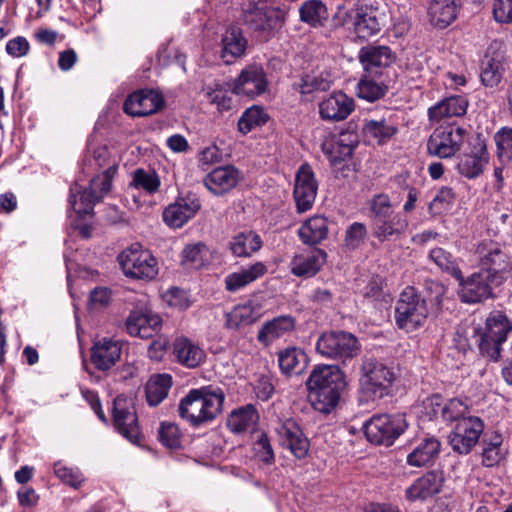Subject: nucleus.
Masks as SVG:
<instances>
[{
  "instance_id": "1",
  "label": "nucleus",
  "mask_w": 512,
  "mask_h": 512,
  "mask_svg": "<svg viewBox=\"0 0 512 512\" xmlns=\"http://www.w3.org/2000/svg\"><path fill=\"white\" fill-rule=\"evenodd\" d=\"M345 386V376L337 366L314 368L307 381L313 408L323 414L331 413L339 404Z\"/></svg>"
},
{
  "instance_id": "2",
  "label": "nucleus",
  "mask_w": 512,
  "mask_h": 512,
  "mask_svg": "<svg viewBox=\"0 0 512 512\" xmlns=\"http://www.w3.org/2000/svg\"><path fill=\"white\" fill-rule=\"evenodd\" d=\"M371 233L379 242L400 240L409 228V220L395 212L388 194L378 193L368 201Z\"/></svg>"
},
{
  "instance_id": "3",
  "label": "nucleus",
  "mask_w": 512,
  "mask_h": 512,
  "mask_svg": "<svg viewBox=\"0 0 512 512\" xmlns=\"http://www.w3.org/2000/svg\"><path fill=\"white\" fill-rule=\"evenodd\" d=\"M225 400L223 391L212 386H203L191 389L181 399L178 406L179 416L189 422L192 426L198 427L204 423L211 422L221 412Z\"/></svg>"
},
{
  "instance_id": "4",
  "label": "nucleus",
  "mask_w": 512,
  "mask_h": 512,
  "mask_svg": "<svg viewBox=\"0 0 512 512\" xmlns=\"http://www.w3.org/2000/svg\"><path fill=\"white\" fill-rule=\"evenodd\" d=\"M395 379L391 368L373 357H365L360 367V400L376 401L389 395Z\"/></svg>"
},
{
  "instance_id": "5",
  "label": "nucleus",
  "mask_w": 512,
  "mask_h": 512,
  "mask_svg": "<svg viewBox=\"0 0 512 512\" xmlns=\"http://www.w3.org/2000/svg\"><path fill=\"white\" fill-rule=\"evenodd\" d=\"M115 166H109L101 175L94 176L88 189L81 190L78 184L70 188L69 204L78 216L91 214L96 202L109 192L116 173Z\"/></svg>"
},
{
  "instance_id": "6",
  "label": "nucleus",
  "mask_w": 512,
  "mask_h": 512,
  "mask_svg": "<svg viewBox=\"0 0 512 512\" xmlns=\"http://www.w3.org/2000/svg\"><path fill=\"white\" fill-rule=\"evenodd\" d=\"M512 331V319L502 311H492L485 323V330L479 334L478 346L483 356L492 361H498L501 345L507 340Z\"/></svg>"
},
{
  "instance_id": "7",
  "label": "nucleus",
  "mask_w": 512,
  "mask_h": 512,
  "mask_svg": "<svg viewBox=\"0 0 512 512\" xmlns=\"http://www.w3.org/2000/svg\"><path fill=\"white\" fill-rule=\"evenodd\" d=\"M428 316L426 300L413 287L400 294L395 308V321L400 329L412 332L424 325Z\"/></svg>"
},
{
  "instance_id": "8",
  "label": "nucleus",
  "mask_w": 512,
  "mask_h": 512,
  "mask_svg": "<svg viewBox=\"0 0 512 512\" xmlns=\"http://www.w3.org/2000/svg\"><path fill=\"white\" fill-rule=\"evenodd\" d=\"M360 350L358 339L346 331L322 333L316 342V351L324 358L346 363L357 356Z\"/></svg>"
},
{
  "instance_id": "9",
  "label": "nucleus",
  "mask_w": 512,
  "mask_h": 512,
  "mask_svg": "<svg viewBox=\"0 0 512 512\" xmlns=\"http://www.w3.org/2000/svg\"><path fill=\"white\" fill-rule=\"evenodd\" d=\"M117 261L125 276L139 280H152L158 275V262L138 243L123 250Z\"/></svg>"
},
{
  "instance_id": "10",
  "label": "nucleus",
  "mask_w": 512,
  "mask_h": 512,
  "mask_svg": "<svg viewBox=\"0 0 512 512\" xmlns=\"http://www.w3.org/2000/svg\"><path fill=\"white\" fill-rule=\"evenodd\" d=\"M404 414L374 415L364 423L367 439L377 445L390 446L407 428Z\"/></svg>"
},
{
  "instance_id": "11",
  "label": "nucleus",
  "mask_w": 512,
  "mask_h": 512,
  "mask_svg": "<svg viewBox=\"0 0 512 512\" xmlns=\"http://www.w3.org/2000/svg\"><path fill=\"white\" fill-rule=\"evenodd\" d=\"M467 136V129L457 124L439 127L427 141L428 154L441 159L452 158L461 150Z\"/></svg>"
},
{
  "instance_id": "12",
  "label": "nucleus",
  "mask_w": 512,
  "mask_h": 512,
  "mask_svg": "<svg viewBox=\"0 0 512 512\" xmlns=\"http://www.w3.org/2000/svg\"><path fill=\"white\" fill-rule=\"evenodd\" d=\"M285 15V11L279 7L260 6L258 0H246L242 3L241 19L256 32L276 29L284 21Z\"/></svg>"
},
{
  "instance_id": "13",
  "label": "nucleus",
  "mask_w": 512,
  "mask_h": 512,
  "mask_svg": "<svg viewBox=\"0 0 512 512\" xmlns=\"http://www.w3.org/2000/svg\"><path fill=\"white\" fill-rule=\"evenodd\" d=\"M497 277L494 272L478 271L467 278L456 279L459 283V297L462 302L475 304L483 302L493 295L492 284Z\"/></svg>"
},
{
  "instance_id": "14",
  "label": "nucleus",
  "mask_w": 512,
  "mask_h": 512,
  "mask_svg": "<svg viewBox=\"0 0 512 512\" xmlns=\"http://www.w3.org/2000/svg\"><path fill=\"white\" fill-rule=\"evenodd\" d=\"M483 431L484 423L479 417L469 416L467 419H461L448 436L449 444L453 451L462 455L468 454Z\"/></svg>"
},
{
  "instance_id": "15",
  "label": "nucleus",
  "mask_w": 512,
  "mask_h": 512,
  "mask_svg": "<svg viewBox=\"0 0 512 512\" xmlns=\"http://www.w3.org/2000/svg\"><path fill=\"white\" fill-rule=\"evenodd\" d=\"M490 161L486 140L478 135L469 151L463 153L457 163V171L467 179H476L485 171Z\"/></svg>"
},
{
  "instance_id": "16",
  "label": "nucleus",
  "mask_w": 512,
  "mask_h": 512,
  "mask_svg": "<svg viewBox=\"0 0 512 512\" xmlns=\"http://www.w3.org/2000/svg\"><path fill=\"white\" fill-rule=\"evenodd\" d=\"M113 421L118 432L135 443L140 436L138 419L131 398L118 395L113 402Z\"/></svg>"
},
{
  "instance_id": "17",
  "label": "nucleus",
  "mask_w": 512,
  "mask_h": 512,
  "mask_svg": "<svg viewBox=\"0 0 512 512\" xmlns=\"http://www.w3.org/2000/svg\"><path fill=\"white\" fill-rule=\"evenodd\" d=\"M358 59L364 73L383 78L385 71L395 62L396 55L387 45L368 44L361 47Z\"/></svg>"
},
{
  "instance_id": "18",
  "label": "nucleus",
  "mask_w": 512,
  "mask_h": 512,
  "mask_svg": "<svg viewBox=\"0 0 512 512\" xmlns=\"http://www.w3.org/2000/svg\"><path fill=\"white\" fill-rule=\"evenodd\" d=\"M267 88L266 73L259 65H248L232 82V91L235 95L250 99L265 93Z\"/></svg>"
},
{
  "instance_id": "19",
  "label": "nucleus",
  "mask_w": 512,
  "mask_h": 512,
  "mask_svg": "<svg viewBox=\"0 0 512 512\" xmlns=\"http://www.w3.org/2000/svg\"><path fill=\"white\" fill-rule=\"evenodd\" d=\"M473 255L482 271L494 272L496 277L508 263V256L502 245L492 239H484L475 244Z\"/></svg>"
},
{
  "instance_id": "20",
  "label": "nucleus",
  "mask_w": 512,
  "mask_h": 512,
  "mask_svg": "<svg viewBox=\"0 0 512 512\" xmlns=\"http://www.w3.org/2000/svg\"><path fill=\"white\" fill-rule=\"evenodd\" d=\"M354 11L353 24L360 37L376 35L386 24V13L377 6L357 3Z\"/></svg>"
},
{
  "instance_id": "21",
  "label": "nucleus",
  "mask_w": 512,
  "mask_h": 512,
  "mask_svg": "<svg viewBox=\"0 0 512 512\" xmlns=\"http://www.w3.org/2000/svg\"><path fill=\"white\" fill-rule=\"evenodd\" d=\"M279 442L298 459L306 457L309 450V441L301 427L293 418L281 419L276 427Z\"/></svg>"
},
{
  "instance_id": "22",
  "label": "nucleus",
  "mask_w": 512,
  "mask_h": 512,
  "mask_svg": "<svg viewBox=\"0 0 512 512\" xmlns=\"http://www.w3.org/2000/svg\"><path fill=\"white\" fill-rule=\"evenodd\" d=\"M201 208L199 198L192 193L178 197L163 211V221L172 228H181L192 219Z\"/></svg>"
},
{
  "instance_id": "23",
  "label": "nucleus",
  "mask_w": 512,
  "mask_h": 512,
  "mask_svg": "<svg viewBox=\"0 0 512 512\" xmlns=\"http://www.w3.org/2000/svg\"><path fill=\"white\" fill-rule=\"evenodd\" d=\"M164 106L163 96L155 90L145 89L133 92L125 100L123 109L133 117L152 115Z\"/></svg>"
},
{
  "instance_id": "24",
  "label": "nucleus",
  "mask_w": 512,
  "mask_h": 512,
  "mask_svg": "<svg viewBox=\"0 0 512 512\" xmlns=\"http://www.w3.org/2000/svg\"><path fill=\"white\" fill-rule=\"evenodd\" d=\"M318 184L312 168L303 164L296 173L294 199L298 212L311 209L317 195Z\"/></svg>"
},
{
  "instance_id": "25",
  "label": "nucleus",
  "mask_w": 512,
  "mask_h": 512,
  "mask_svg": "<svg viewBox=\"0 0 512 512\" xmlns=\"http://www.w3.org/2000/svg\"><path fill=\"white\" fill-rule=\"evenodd\" d=\"M354 100L342 91H334L319 103L321 119L331 122L345 120L354 111Z\"/></svg>"
},
{
  "instance_id": "26",
  "label": "nucleus",
  "mask_w": 512,
  "mask_h": 512,
  "mask_svg": "<svg viewBox=\"0 0 512 512\" xmlns=\"http://www.w3.org/2000/svg\"><path fill=\"white\" fill-rule=\"evenodd\" d=\"M444 483V477L442 472L429 471L417 478L409 487L405 490V497L407 500L424 501L441 491Z\"/></svg>"
},
{
  "instance_id": "27",
  "label": "nucleus",
  "mask_w": 512,
  "mask_h": 512,
  "mask_svg": "<svg viewBox=\"0 0 512 512\" xmlns=\"http://www.w3.org/2000/svg\"><path fill=\"white\" fill-rule=\"evenodd\" d=\"M162 320L152 311L133 310L126 320V328L131 336L150 338L160 329Z\"/></svg>"
},
{
  "instance_id": "28",
  "label": "nucleus",
  "mask_w": 512,
  "mask_h": 512,
  "mask_svg": "<svg viewBox=\"0 0 512 512\" xmlns=\"http://www.w3.org/2000/svg\"><path fill=\"white\" fill-rule=\"evenodd\" d=\"M122 342L113 338H102L94 342L91 361L98 370H108L116 364L122 354Z\"/></svg>"
},
{
  "instance_id": "29",
  "label": "nucleus",
  "mask_w": 512,
  "mask_h": 512,
  "mask_svg": "<svg viewBox=\"0 0 512 512\" xmlns=\"http://www.w3.org/2000/svg\"><path fill=\"white\" fill-rule=\"evenodd\" d=\"M296 326V320L291 315H280L265 321L257 333V340L268 347L279 339L290 335Z\"/></svg>"
},
{
  "instance_id": "30",
  "label": "nucleus",
  "mask_w": 512,
  "mask_h": 512,
  "mask_svg": "<svg viewBox=\"0 0 512 512\" xmlns=\"http://www.w3.org/2000/svg\"><path fill=\"white\" fill-rule=\"evenodd\" d=\"M239 179L238 169L226 165L213 169L205 176L203 183L211 193L221 196L235 188Z\"/></svg>"
},
{
  "instance_id": "31",
  "label": "nucleus",
  "mask_w": 512,
  "mask_h": 512,
  "mask_svg": "<svg viewBox=\"0 0 512 512\" xmlns=\"http://www.w3.org/2000/svg\"><path fill=\"white\" fill-rule=\"evenodd\" d=\"M441 450V443L435 437H425L414 445L407 454L406 462L412 467H425L434 464Z\"/></svg>"
},
{
  "instance_id": "32",
  "label": "nucleus",
  "mask_w": 512,
  "mask_h": 512,
  "mask_svg": "<svg viewBox=\"0 0 512 512\" xmlns=\"http://www.w3.org/2000/svg\"><path fill=\"white\" fill-rule=\"evenodd\" d=\"M327 253L322 249L295 255L290 262V271L297 277H312L325 264Z\"/></svg>"
},
{
  "instance_id": "33",
  "label": "nucleus",
  "mask_w": 512,
  "mask_h": 512,
  "mask_svg": "<svg viewBox=\"0 0 512 512\" xmlns=\"http://www.w3.org/2000/svg\"><path fill=\"white\" fill-rule=\"evenodd\" d=\"M267 273V267L263 262H255L243 267L240 271L228 274L225 279V289L229 292H237L250 283L263 277Z\"/></svg>"
},
{
  "instance_id": "34",
  "label": "nucleus",
  "mask_w": 512,
  "mask_h": 512,
  "mask_svg": "<svg viewBox=\"0 0 512 512\" xmlns=\"http://www.w3.org/2000/svg\"><path fill=\"white\" fill-rule=\"evenodd\" d=\"M173 354L177 361L187 368H196L205 359L204 350L186 337L175 339Z\"/></svg>"
},
{
  "instance_id": "35",
  "label": "nucleus",
  "mask_w": 512,
  "mask_h": 512,
  "mask_svg": "<svg viewBox=\"0 0 512 512\" xmlns=\"http://www.w3.org/2000/svg\"><path fill=\"white\" fill-rule=\"evenodd\" d=\"M278 363L282 374L297 376L306 370L308 357L302 349L288 347L278 352Z\"/></svg>"
},
{
  "instance_id": "36",
  "label": "nucleus",
  "mask_w": 512,
  "mask_h": 512,
  "mask_svg": "<svg viewBox=\"0 0 512 512\" xmlns=\"http://www.w3.org/2000/svg\"><path fill=\"white\" fill-rule=\"evenodd\" d=\"M222 46L221 57L223 61L226 64H232L245 53L247 40L240 28L231 26L223 35Z\"/></svg>"
},
{
  "instance_id": "37",
  "label": "nucleus",
  "mask_w": 512,
  "mask_h": 512,
  "mask_svg": "<svg viewBox=\"0 0 512 512\" xmlns=\"http://www.w3.org/2000/svg\"><path fill=\"white\" fill-rule=\"evenodd\" d=\"M468 107V101L464 96L454 95L446 97L428 109V117L431 121L444 117L463 116Z\"/></svg>"
},
{
  "instance_id": "38",
  "label": "nucleus",
  "mask_w": 512,
  "mask_h": 512,
  "mask_svg": "<svg viewBox=\"0 0 512 512\" xmlns=\"http://www.w3.org/2000/svg\"><path fill=\"white\" fill-rule=\"evenodd\" d=\"M505 73V60L502 54H486L481 62L480 79L484 86H498Z\"/></svg>"
},
{
  "instance_id": "39",
  "label": "nucleus",
  "mask_w": 512,
  "mask_h": 512,
  "mask_svg": "<svg viewBox=\"0 0 512 512\" xmlns=\"http://www.w3.org/2000/svg\"><path fill=\"white\" fill-rule=\"evenodd\" d=\"M328 231V219L322 215H315L300 226L298 235L304 244L314 246L327 238Z\"/></svg>"
},
{
  "instance_id": "40",
  "label": "nucleus",
  "mask_w": 512,
  "mask_h": 512,
  "mask_svg": "<svg viewBox=\"0 0 512 512\" xmlns=\"http://www.w3.org/2000/svg\"><path fill=\"white\" fill-rule=\"evenodd\" d=\"M261 237L254 231H243L229 241V250L235 257H251L262 247Z\"/></svg>"
},
{
  "instance_id": "41",
  "label": "nucleus",
  "mask_w": 512,
  "mask_h": 512,
  "mask_svg": "<svg viewBox=\"0 0 512 512\" xmlns=\"http://www.w3.org/2000/svg\"><path fill=\"white\" fill-rule=\"evenodd\" d=\"M458 6L455 0H432L428 15L433 26L443 29L457 17Z\"/></svg>"
},
{
  "instance_id": "42",
  "label": "nucleus",
  "mask_w": 512,
  "mask_h": 512,
  "mask_svg": "<svg viewBox=\"0 0 512 512\" xmlns=\"http://www.w3.org/2000/svg\"><path fill=\"white\" fill-rule=\"evenodd\" d=\"M203 93L207 101L215 105L220 112L229 111L234 107L232 83L215 82L203 88Z\"/></svg>"
},
{
  "instance_id": "43",
  "label": "nucleus",
  "mask_w": 512,
  "mask_h": 512,
  "mask_svg": "<svg viewBox=\"0 0 512 512\" xmlns=\"http://www.w3.org/2000/svg\"><path fill=\"white\" fill-rule=\"evenodd\" d=\"M349 134H342L338 139L323 142L322 151L331 165L336 166L349 158L355 148L354 141H347Z\"/></svg>"
},
{
  "instance_id": "44",
  "label": "nucleus",
  "mask_w": 512,
  "mask_h": 512,
  "mask_svg": "<svg viewBox=\"0 0 512 512\" xmlns=\"http://www.w3.org/2000/svg\"><path fill=\"white\" fill-rule=\"evenodd\" d=\"M258 414L252 404L245 405L233 410L227 418V427L234 434H240L251 427L258 421Z\"/></svg>"
},
{
  "instance_id": "45",
  "label": "nucleus",
  "mask_w": 512,
  "mask_h": 512,
  "mask_svg": "<svg viewBox=\"0 0 512 512\" xmlns=\"http://www.w3.org/2000/svg\"><path fill=\"white\" fill-rule=\"evenodd\" d=\"M387 90L388 86L383 78H379L378 75L364 73L357 85L356 94L359 98L368 102H375L385 96Z\"/></svg>"
},
{
  "instance_id": "46",
  "label": "nucleus",
  "mask_w": 512,
  "mask_h": 512,
  "mask_svg": "<svg viewBox=\"0 0 512 512\" xmlns=\"http://www.w3.org/2000/svg\"><path fill=\"white\" fill-rule=\"evenodd\" d=\"M172 377L169 374H157L150 377L145 386L146 400L150 406L159 405L169 393Z\"/></svg>"
},
{
  "instance_id": "47",
  "label": "nucleus",
  "mask_w": 512,
  "mask_h": 512,
  "mask_svg": "<svg viewBox=\"0 0 512 512\" xmlns=\"http://www.w3.org/2000/svg\"><path fill=\"white\" fill-rule=\"evenodd\" d=\"M482 442V465L489 468L498 465L506 454V450L502 447V435L499 433H494L489 437L485 435Z\"/></svg>"
},
{
  "instance_id": "48",
  "label": "nucleus",
  "mask_w": 512,
  "mask_h": 512,
  "mask_svg": "<svg viewBox=\"0 0 512 512\" xmlns=\"http://www.w3.org/2000/svg\"><path fill=\"white\" fill-rule=\"evenodd\" d=\"M397 131V127L388 123L385 119L367 120L362 128V133L366 139L376 141L379 144L387 142Z\"/></svg>"
},
{
  "instance_id": "49",
  "label": "nucleus",
  "mask_w": 512,
  "mask_h": 512,
  "mask_svg": "<svg viewBox=\"0 0 512 512\" xmlns=\"http://www.w3.org/2000/svg\"><path fill=\"white\" fill-rule=\"evenodd\" d=\"M496 145V157L500 164H510L512 161V128L503 126L493 136Z\"/></svg>"
},
{
  "instance_id": "50",
  "label": "nucleus",
  "mask_w": 512,
  "mask_h": 512,
  "mask_svg": "<svg viewBox=\"0 0 512 512\" xmlns=\"http://www.w3.org/2000/svg\"><path fill=\"white\" fill-rule=\"evenodd\" d=\"M429 259L443 272H446L455 279H461V269L450 252L443 248L436 247L429 252Z\"/></svg>"
},
{
  "instance_id": "51",
  "label": "nucleus",
  "mask_w": 512,
  "mask_h": 512,
  "mask_svg": "<svg viewBox=\"0 0 512 512\" xmlns=\"http://www.w3.org/2000/svg\"><path fill=\"white\" fill-rule=\"evenodd\" d=\"M301 21L316 27L327 18V8L320 0H307L300 9Z\"/></svg>"
},
{
  "instance_id": "52",
  "label": "nucleus",
  "mask_w": 512,
  "mask_h": 512,
  "mask_svg": "<svg viewBox=\"0 0 512 512\" xmlns=\"http://www.w3.org/2000/svg\"><path fill=\"white\" fill-rule=\"evenodd\" d=\"M333 80L330 73L308 74L301 79L300 92L310 94L313 92H324L330 89Z\"/></svg>"
},
{
  "instance_id": "53",
  "label": "nucleus",
  "mask_w": 512,
  "mask_h": 512,
  "mask_svg": "<svg viewBox=\"0 0 512 512\" xmlns=\"http://www.w3.org/2000/svg\"><path fill=\"white\" fill-rule=\"evenodd\" d=\"M268 116L259 106H252L244 111L238 121L239 131L243 134L251 132L267 122Z\"/></svg>"
},
{
  "instance_id": "54",
  "label": "nucleus",
  "mask_w": 512,
  "mask_h": 512,
  "mask_svg": "<svg viewBox=\"0 0 512 512\" xmlns=\"http://www.w3.org/2000/svg\"><path fill=\"white\" fill-rule=\"evenodd\" d=\"M53 471L60 481L74 489L80 488L85 481L79 468L67 466L62 461L54 463Z\"/></svg>"
},
{
  "instance_id": "55",
  "label": "nucleus",
  "mask_w": 512,
  "mask_h": 512,
  "mask_svg": "<svg viewBox=\"0 0 512 512\" xmlns=\"http://www.w3.org/2000/svg\"><path fill=\"white\" fill-rule=\"evenodd\" d=\"M207 254L208 249L204 243L187 244L181 253V261L186 266L198 269L204 265Z\"/></svg>"
},
{
  "instance_id": "56",
  "label": "nucleus",
  "mask_w": 512,
  "mask_h": 512,
  "mask_svg": "<svg viewBox=\"0 0 512 512\" xmlns=\"http://www.w3.org/2000/svg\"><path fill=\"white\" fill-rule=\"evenodd\" d=\"M160 184V178L155 171L138 168L133 174L132 185L135 188L144 190L148 194L157 192Z\"/></svg>"
},
{
  "instance_id": "57",
  "label": "nucleus",
  "mask_w": 512,
  "mask_h": 512,
  "mask_svg": "<svg viewBox=\"0 0 512 512\" xmlns=\"http://www.w3.org/2000/svg\"><path fill=\"white\" fill-rule=\"evenodd\" d=\"M468 405L461 399L453 398L445 402L442 408L441 419L452 423L459 422L461 419H467Z\"/></svg>"
},
{
  "instance_id": "58",
  "label": "nucleus",
  "mask_w": 512,
  "mask_h": 512,
  "mask_svg": "<svg viewBox=\"0 0 512 512\" xmlns=\"http://www.w3.org/2000/svg\"><path fill=\"white\" fill-rule=\"evenodd\" d=\"M254 320L251 307L239 305L226 314L225 325L229 329L236 330L243 324L247 325L253 323Z\"/></svg>"
},
{
  "instance_id": "59",
  "label": "nucleus",
  "mask_w": 512,
  "mask_h": 512,
  "mask_svg": "<svg viewBox=\"0 0 512 512\" xmlns=\"http://www.w3.org/2000/svg\"><path fill=\"white\" fill-rule=\"evenodd\" d=\"M254 457L265 465L275 462V454L268 436L261 433L253 445Z\"/></svg>"
},
{
  "instance_id": "60",
  "label": "nucleus",
  "mask_w": 512,
  "mask_h": 512,
  "mask_svg": "<svg viewBox=\"0 0 512 512\" xmlns=\"http://www.w3.org/2000/svg\"><path fill=\"white\" fill-rule=\"evenodd\" d=\"M158 437L160 442L170 449L178 448L181 444V433L175 423L162 422Z\"/></svg>"
},
{
  "instance_id": "61",
  "label": "nucleus",
  "mask_w": 512,
  "mask_h": 512,
  "mask_svg": "<svg viewBox=\"0 0 512 512\" xmlns=\"http://www.w3.org/2000/svg\"><path fill=\"white\" fill-rule=\"evenodd\" d=\"M454 197V192L450 187L440 188L429 204V212L434 215L442 213L449 208Z\"/></svg>"
},
{
  "instance_id": "62",
  "label": "nucleus",
  "mask_w": 512,
  "mask_h": 512,
  "mask_svg": "<svg viewBox=\"0 0 512 512\" xmlns=\"http://www.w3.org/2000/svg\"><path fill=\"white\" fill-rule=\"evenodd\" d=\"M367 236V227L364 223L354 222L346 230L345 245L355 250L364 242Z\"/></svg>"
},
{
  "instance_id": "63",
  "label": "nucleus",
  "mask_w": 512,
  "mask_h": 512,
  "mask_svg": "<svg viewBox=\"0 0 512 512\" xmlns=\"http://www.w3.org/2000/svg\"><path fill=\"white\" fill-rule=\"evenodd\" d=\"M109 152L106 147H98L93 151L92 156L86 157L84 165L91 171H98L100 169H107L109 166H115V164H109ZM105 170H103L104 172Z\"/></svg>"
},
{
  "instance_id": "64",
  "label": "nucleus",
  "mask_w": 512,
  "mask_h": 512,
  "mask_svg": "<svg viewBox=\"0 0 512 512\" xmlns=\"http://www.w3.org/2000/svg\"><path fill=\"white\" fill-rule=\"evenodd\" d=\"M493 14L497 22L510 23L512 21V0H495Z\"/></svg>"
}]
</instances>
